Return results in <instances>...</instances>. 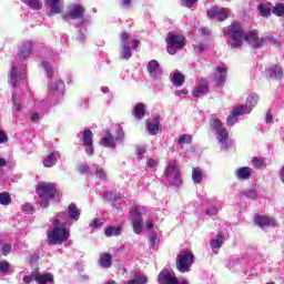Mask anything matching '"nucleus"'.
Wrapping results in <instances>:
<instances>
[{
  "label": "nucleus",
  "instance_id": "nucleus-1",
  "mask_svg": "<svg viewBox=\"0 0 284 284\" xmlns=\"http://www.w3.org/2000/svg\"><path fill=\"white\" fill-rule=\"evenodd\" d=\"M63 21H74L77 28V41L85 43L88 39V26H92V16H85V7L81 3H74L69 7L65 14L62 16Z\"/></svg>",
  "mask_w": 284,
  "mask_h": 284
},
{
  "label": "nucleus",
  "instance_id": "nucleus-2",
  "mask_svg": "<svg viewBox=\"0 0 284 284\" xmlns=\"http://www.w3.org/2000/svg\"><path fill=\"white\" fill-rule=\"evenodd\" d=\"M210 130L212 134H214L220 143L221 150H227L230 148V133H227V129L223 126V123L219 118H212L210 120Z\"/></svg>",
  "mask_w": 284,
  "mask_h": 284
},
{
  "label": "nucleus",
  "instance_id": "nucleus-3",
  "mask_svg": "<svg viewBox=\"0 0 284 284\" xmlns=\"http://www.w3.org/2000/svg\"><path fill=\"white\" fill-rule=\"evenodd\" d=\"M37 194L40 197V207H48L51 201L57 196V184L40 183L37 187Z\"/></svg>",
  "mask_w": 284,
  "mask_h": 284
},
{
  "label": "nucleus",
  "instance_id": "nucleus-4",
  "mask_svg": "<svg viewBox=\"0 0 284 284\" xmlns=\"http://www.w3.org/2000/svg\"><path fill=\"white\" fill-rule=\"evenodd\" d=\"M224 34H227V37H230L231 48H233L234 50L243 45V38L245 31L243 30V26L241 24V22H234L230 24L224 31Z\"/></svg>",
  "mask_w": 284,
  "mask_h": 284
},
{
  "label": "nucleus",
  "instance_id": "nucleus-5",
  "mask_svg": "<svg viewBox=\"0 0 284 284\" xmlns=\"http://www.w3.org/2000/svg\"><path fill=\"white\" fill-rule=\"evenodd\" d=\"M123 139H125V132H123L121 125H118L115 138L110 130H106L105 135L100 140V145H102V148H108L109 150H116V143H123Z\"/></svg>",
  "mask_w": 284,
  "mask_h": 284
},
{
  "label": "nucleus",
  "instance_id": "nucleus-6",
  "mask_svg": "<svg viewBox=\"0 0 284 284\" xmlns=\"http://www.w3.org/2000/svg\"><path fill=\"white\" fill-rule=\"evenodd\" d=\"M120 59L128 61L132 58V50H136V48H139V40H130V36L128 34V32L124 31L120 34Z\"/></svg>",
  "mask_w": 284,
  "mask_h": 284
},
{
  "label": "nucleus",
  "instance_id": "nucleus-7",
  "mask_svg": "<svg viewBox=\"0 0 284 284\" xmlns=\"http://www.w3.org/2000/svg\"><path fill=\"white\" fill-rule=\"evenodd\" d=\"M185 48V36L178 32H169L166 36V52L174 54Z\"/></svg>",
  "mask_w": 284,
  "mask_h": 284
},
{
  "label": "nucleus",
  "instance_id": "nucleus-8",
  "mask_svg": "<svg viewBox=\"0 0 284 284\" xmlns=\"http://www.w3.org/2000/svg\"><path fill=\"white\" fill-rule=\"evenodd\" d=\"M176 270L181 272V274H185L192 270V265H194V253L190 250H182L180 254L176 256Z\"/></svg>",
  "mask_w": 284,
  "mask_h": 284
},
{
  "label": "nucleus",
  "instance_id": "nucleus-9",
  "mask_svg": "<svg viewBox=\"0 0 284 284\" xmlns=\"http://www.w3.org/2000/svg\"><path fill=\"white\" fill-rule=\"evenodd\" d=\"M164 181H168L169 185H173L174 187H179L182 185L183 179L181 178V171L176 165V162H170L165 169V173L163 175Z\"/></svg>",
  "mask_w": 284,
  "mask_h": 284
},
{
  "label": "nucleus",
  "instance_id": "nucleus-10",
  "mask_svg": "<svg viewBox=\"0 0 284 284\" xmlns=\"http://www.w3.org/2000/svg\"><path fill=\"white\" fill-rule=\"evenodd\" d=\"M26 68H28L26 63L12 64L11 71L9 73L10 85L18 88L20 83H26Z\"/></svg>",
  "mask_w": 284,
  "mask_h": 284
},
{
  "label": "nucleus",
  "instance_id": "nucleus-11",
  "mask_svg": "<svg viewBox=\"0 0 284 284\" xmlns=\"http://www.w3.org/2000/svg\"><path fill=\"white\" fill-rule=\"evenodd\" d=\"M69 239L70 231L65 226H59L57 223L53 225V230L48 233V241L51 245H61V243H65Z\"/></svg>",
  "mask_w": 284,
  "mask_h": 284
},
{
  "label": "nucleus",
  "instance_id": "nucleus-12",
  "mask_svg": "<svg viewBox=\"0 0 284 284\" xmlns=\"http://www.w3.org/2000/svg\"><path fill=\"white\" fill-rule=\"evenodd\" d=\"M143 214H145V206L143 205H135L130 210L134 234H141L143 232Z\"/></svg>",
  "mask_w": 284,
  "mask_h": 284
},
{
  "label": "nucleus",
  "instance_id": "nucleus-13",
  "mask_svg": "<svg viewBox=\"0 0 284 284\" xmlns=\"http://www.w3.org/2000/svg\"><path fill=\"white\" fill-rule=\"evenodd\" d=\"M48 88L49 98L53 100V105H57L63 99V94H65V83L61 80H51Z\"/></svg>",
  "mask_w": 284,
  "mask_h": 284
},
{
  "label": "nucleus",
  "instance_id": "nucleus-14",
  "mask_svg": "<svg viewBox=\"0 0 284 284\" xmlns=\"http://www.w3.org/2000/svg\"><path fill=\"white\" fill-rule=\"evenodd\" d=\"M256 263L258 262H256L252 255L233 256L229 261L227 267L231 272H234V270H239V267H247V265H256Z\"/></svg>",
  "mask_w": 284,
  "mask_h": 284
},
{
  "label": "nucleus",
  "instance_id": "nucleus-15",
  "mask_svg": "<svg viewBox=\"0 0 284 284\" xmlns=\"http://www.w3.org/2000/svg\"><path fill=\"white\" fill-rule=\"evenodd\" d=\"M158 283L159 284H190V282H187V280H185V278L179 280L178 277L174 276V274H172L168 271H162L159 274Z\"/></svg>",
  "mask_w": 284,
  "mask_h": 284
},
{
  "label": "nucleus",
  "instance_id": "nucleus-16",
  "mask_svg": "<svg viewBox=\"0 0 284 284\" xmlns=\"http://www.w3.org/2000/svg\"><path fill=\"white\" fill-rule=\"evenodd\" d=\"M209 19H215L216 21H225L230 17V9L221 7H212L206 11Z\"/></svg>",
  "mask_w": 284,
  "mask_h": 284
},
{
  "label": "nucleus",
  "instance_id": "nucleus-17",
  "mask_svg": "<svg viewBox=\"0 0 284 284\" xmlns=\"http://www.w3.org/2000/svg\"><path fill=\"white\" fill-rule=\"evenodd\" d=\"M32 50H34V42L32 40L23 41L18 47V59L20 61H26V59H30Z\"/></svg>",
  "mask_w": 284,
  "mask_h": 284
},
{
  "label": "nucleus",
  "instance_id": "nucleus-18",
  "mask_svg": "<svg viewBox=\"0 0 284 284\" xmlns=\"http://www.w3.org/2000/svg\"><path fill=\"white\" fill-rule=\"evenodd\" d=\"M50 52H51V57L49 58V60L42 61L41 65L44 72H47V77L49 79H52V77H54V64L59 60V53L54 51H50Z\"/></svg>",
  "mask_w": 284,
  "mask_h": 284
},
{
  "label": "nucleus",
  "instance_id": "nucleus-19",
  "mask_svg": "<svg viewBox=\"0 0 284 284\" xmlns=\"http://www.w3.org/2000/svg\"><path fill=\"white\" fill-rule=\"evenodd\" d=\"M146 70L152 81H161V79H163V70L161 69V64H159V61L151 60L148 63Z\"/></svg>",
  "mask_w": 284,
  "mask_h": 284
},
{
  "label": "nucleus",
  "instance_id": "nucleus-20",
  "mask_svg": "<svg viewBox=\"0 0 284 284\" xmlns=\"http://www.w3.org/2000/svg\"><path fill=\"white\" fill-rule=\"evenodd\" d=\"M94 134L92 130L87 129L83 131L82 143L84 145V152L88 156H92L94 154V142L92 141Z\"/></svg>",
  "mask_w": 284,
  "mask_h": 284
},
{
  "label": "nucleus",
  "instance_id": "nucleus-21",
  "mask_svg": "<svg viewBox=\"0 0 284 284\" xmlns=\"http://www.w3.org/2000/svg\"><path fill=\"white\" fill-rule=\"evenodd\" d=\"M227 79V67L219 65L213 75V83H215L219 88L225 85V81Z\"/></svg>",
  "mask_w": 284,
  "mask_h": 284
},
{
  "label": "nucleus",
  "instance_id": "nucleus-22",
  "mask_svg": "<svg viewBox=\"0 0 284 284\" xmlns=\"http://www.w3.org/2000/svg\"><path fill=\"white\" fill-rule=\"evenodd\" d=\"M52 104H54V100L51 98L37 99L34 101V110L41 112V114H45L52 108Z\"/></svg>",
  "mask_w": 284,
  "mask_h": 284
},
{
  "label": "nucleus",
  "instance_id": "nucleus-23",
  "mask_svg": "<svg viewBox=\"0 0 284 284\" xmlns=\"http://www.w3.org/2000/svg\"><path fill=\"white\" fill-rule=\"evenodd\" d=\"M258 99H260L258 94L251 93L246 98V104L237 105V108H242L244 114H250L252 112V110H254V108H256V105L258 104Z\"/></svg>",
  "mask_w": 284,
  "mask_h": 284
},
{
  "label": "nucleus",
  "instance_id": "nucleus-24",
  "mask_svg": "<svg viewBox=\"0 0 284 284\" xmlns=\"http://www.w3.org/2000/svg\"><path fill=\"white\" fill-rule=\"evenodd\" d=\"M254 223L262 230H265V227H274L276 225V221L266 215H255Z\"/></svg>",
  "mask_w": 284,
  "mask_h": 284
},
{
  "label": "nucleus",
  "instance_id": "nucleus-25",
  "mask_svg": "<svg viewBox=\"0 0 284 284\" xmlns=\"http://www.w3.org/2000/svg\"><path fill=\"white\" fill-rule=\"evenodd\" d=\"M243 41L246 43H253V48H263V40H258V32L256 30L248 31L244 33Z\"/></svg>",
  "mask_w": 284,
  "mask_h": 284
},
{
  "label": "nucleus",
  "instance_id": "nucleus-26",
  "mask_svg": "<svg viewBox=\"0 0 284 284\" xmlns=\"http://www.w3.org/2000/svg\"><path fill=\"white\" fill-rule=\"evenodd\" d=\"M202 205L205 203H211V206L205 210L206 216H216L219 214V207H221V202L216 200H209L207 197H202L201 200Z\"/></svg>",
  "mask_w": 284,
  "mask_h": 284
},
{
  "label": "nucleus",
  "instance_id": "nucleus-27",
  "mask_svg": "<svg viewBox=\"0 0 284 284\" xmlns=\"http://www.w3.org/2000/svg\"><path fill=\"white\" fill-rule=\"evenodd\" d=\"M45 3L47 7L50 8L49 17L63 13V4H61V0H47Z\"/></svg>",
  "mask_w": 284,
  "mask_h": 284
},
{
  "label": "nucleus",
  "instance_id": "nucleus-28",
  "mask_svg": "<svg viewBox=\"0 0 284 284\" xmlns=\"http://www.w3.org/2000/svg\"><path fill=\"white\" fill-rule=\"evenodd\" d=\"M225 243V235H223V232H219L214 239L210 241L211 250L214 252V254L219 253V250L223 247V244Z\"/></svg>",
  "mask_w": 284,
  "mask_h": 284
},
{
  "label": "nucleus",
  "instance_id": "nucleus-29",
  "mask_svg": "<svg viewBox=\"0 0 284 284\" xmlns=\"http://www.w3.org/2000/svg\"><path fill=\"white\" fill-rule=\"evenodd\" d=\"M243 114H245L243 112V106H235L232 114H230L226 119L229 128L236 125V123H239V116H243Z\"/></svg>",
  "mask_w": 284,
  "mask_h": 284
},
{
  "label": "nucleus",
  "instance_id": "nucleus-30",
  "mask_svg": "<svg viewBox=\"0 0 284 284\" xmlns=\"http://www.w3.org/2000/svg\"><path fill=\"white\" fill-rule=\"evenodd\" d=\"M59 156H61L59 151H51L42 161L44 168H54L59 161Z\"/></svg>",
  "mask_w": 284,
  "mask_h": 284
},
{
  "label": "nucleus",
  "instance_id": "nucleus-31",
  "mask_svg": "<svg viewBox=\"0 0 284 284\" xmlns=\"http://www.w3.org/2000/svg\"><path fill=\"white\" fill-rule=\"evenodd\" d=\"M12 103H13V116L14 119H20L21 110L23 105L21 104V98L17 94V92H12Z\"/></svg>",
  "mask_w": 284,
  "mask_h": 284
},
{
  "label": "nucleus",
  "instance_id": "nucleus-32",
  "mask_svg": "<svg viewBox=\"0 0 284 284\" xmlns=\"http://www.w3.org/2000/svg\"><path fill=\"white\" fill-rule=\"evenodd\" d=\"M68 223H70V216L68 215V212H59L52 221V225L58 224L59 227H65Z\"/></svg>",
  "mask_w": 284,
  "mask_h": 284
},
{
  "label": "nucleus",
  "instance_id": "nucleus-33",
  "mask_svg": "<svg viewBox=\"0 0 284 284\" xmlns=\"http://www.w3.org/2000/svg\"><path fill=\"white\" fill-rule=\"evenodd\" d=\"M34 281L38 284H54V275L52 273H34Z\"/></svg>",
  "mask_w": 284,
  "mask_h": 284
},
{
  "label": "nucleus",
  "instance_id": "nucleus-34",
  "mask_svg": "<svg viewBox=\"0 0 284 284\" xmlns=\"http://www.w3.org/2000/svg\"><path fill=\"white\" fill-rule=\"evenodd\" d=\"M252 176V169L250 166H242L235 170V178L237 181H247Z\"/></svg>",
  "mask_w": 284,
  "mask_h": 284
},
{
  "label": "nucleus",
  "instance_id": "nucleus-35",
  "mask_svg": "<svg viewBox=\"0 0 284 284\" xmlns=\"http://www.w3.org/2000/svg\"><path fill=\"white\" fill-rule=\"evenodd\" d=\"M99 267L102 270H110L112 267V254L110 253H102L98 261Z\"/></svg>",
  "mask_w": 284,
  "mask_h": 284
},
{
  "label": "nucleus",
  "instance_id": "nucleus-36",
  "mask_svg": "<svg viewBox=\"0 0 284 284\" xmlns=\"http://www.w3.org/2000/svg\"><path fill=\"white\" fill-rule=\"evenodd\" d=\"M267 74L270 79H273V81H281L283 79V68L275 64L267 70Z\"/></svg>",
  "mask_w": 284,
  "mask_h": 284
},
{
  "label": "nucleus",
  "instance_id": "nucleus-37",
  "mask_svg": "<svg viewBox=\"0 0 284 284\" xmlns=\"http://www.w3.org/2000/svg\"><path fill=\"white\" fill-rule=\"evenodd\" d=\"M210 92V85H207V82H202L197 87H195L194 91L192 92L193 97L196 99L201 97H205Z\"/></svg>",
  "mask_w": 284,
  "mask_h": 284
},
{
  "label": "nucleus",
  "instance_id": "nucleus-38",
  "mask_svg": "<svg viewBox=\"0 0 284 284\" xmlns=\"http://www.w3.org/2000/svg\"><path fill=\"white\" fill-rule=\"evenodd\" d=\"M67 214L70 221H79L81 219V211L74 203L69 204Z\"/></svg>",
  "mask_w": 284,
  "mask_h": 284
},
{
  "label": "nucleus",
  "instance_id": "nucleus-39",
  "mask_svg": "<svg viewBox=\"0 0 284 284\" xmlns=\"http://www.w3.org/2000/svg\"><path fill=\"white\" fill-rule=\"evenodd\" d=\"M133 116L138 120L141 121L145 116V104L144 103H136L133 108Z\"/></svg>",
  "mask_w": 284,
  "mask_h": 284
},
{
  "label": "nucleus",
  "instance_id": "nucleus-40",
  "mask_svg": "<svg viewBox=\"0 0 284 284\" xmlns=\"http://www.w3.org/2000/svg\"><path fill=\"white\" fill-rule=\"evenodd\" d=\"M146 130L152 136L159 134V130H161V126L159 125V118H154L152 122H146Z\"/></svg>",
  "mask_w": 284,
  "mask_h": 284
},
{
  "label": "nucleus",
  "instance_id": "nucleus-41",
  "mask_svg": "<svg viewBox=\"0 0 284 284\" xmlns=\"http://www.w3.org/2000/svg\"><path fill=\"white\" fill-rule=\"evenodd\" d=\"M90 173H95L97 179H100V181H105V170L101 168L99 164H92L90 168Z\"/></svg>",
  "mask_w": 284,
  "mask_h": 284
},
{
  "label": "nucleus",
  "instance_id": "nucleus-42",
  "mask_svg": "<svg viewBox=\"0 0 284 284\" xmlns=\"http://www.w3.org/2000/svg\"><path fill=\"white\" fill-rule=\"evenodd\" d=\"M172 83L175 85V88H181V85L185 83V75H183V73H181L179 70H175L173 72Z\"/></svg>",
  "mask_w": 284,
  "mask_h": 284
},
{
  "label": "nucleus",
  "instance_id": "nucleus-43",
  "mask_svg": "<svg viewBox=\"0 0 284 284\" xmlns=\"http://www.w3.org/2000/svg\"><path fill=\"white\" fill-rule=\"evenodd\" d=\"M105 201L113 202V205L116 206V200H121V193H114L112 191H105L103 195Z\"/></svg>",
  "mask_w": 284,
  "mask_h": 284
},
{
  "label": "nucleus",
  "instance_id": "nucleus-44",
  "mask_svg": "<svg viewBox=\"0 0 284 284\" xmlns=\"http://www.w3.org/2000/svg\"><path fill=\"white\" fill-rule=\"evenodd\" d=\"M24 6H28L31 10H41L43 8V4L40 0H21Z\"/></svg>",
  "mask_w": 284,
  "mask_h": 284
},
{
  "label": "nucleus",
  "instance_id": "nucleus-45",
  "mask_svg": "<svg viewBox=\"0 0 284 284\" xmlns=\"http://www.w3.org/2000/svg\"><path fill=\"white\" fill-rule=\"evenodd\" d=\"M192 180L194 183H203V171L201 168H194L192 171Z\"/></svg>",
  "mask_w": 284,
  "mask_h": 284
},
{
  "label": "nucleus",
  "instance_id": "nucleus-46",
  "mask_svg": "<svg viewBox=\"0 0 284 284\" xmlns=\"http://www.w3.org/2000/svg\"><path fill=\"white\" fill-rule=\"evenodd\" d=\"M105 236H121V226H109L104 231Z\"/></svg>",
  "mask_w": 284,
  "mask_h": 284
},
{
  "label": "nucleus",
  "instance_id": "nucleus-47",
  "mask_svg": "<svg viewBox=\"0 0 284 284\" xmlns=\"http://www.w3.org/2000/svg\"><path fill=\"white\" fill-rule=\"evenodd\" d=\"M123 284H148V276L141 275L135 278L126 280Z\"/></svg>",
  "mask_w": 284,
  "mask_h": 284
},
{
  "label": "nucleus",
  "instance_id": "nucleus-48",
  "mask_svg": "<svg viewBox=\"0 0 284 284\" xmlns=\"http://www.w3.org/2000/svg\"><path fill=\"white\" fill-rule=\"evenodd\" d=\"M257 10H258L261 17L267 18L272 14V9L263 2L257 6Z\"/></svg>",
  "mask_w": 284,
  "mask_h": 284
},
{
  "label": "nucleus",
  "instance_id": "nucleus-49",
  "mask_svg": "<svg viewBox=\"0 0 284 284\" xmlns=\"http://www.w3.org/2000/svg\"><path fill=\"white\" fill-rule=\"evenodd\" d=\"M252 165L255 170H263L265 168V159L263 158H253Z\"/></svg>",
  "mask_w": 284,
  "mask_h": 284
},
{
  "label": "nucleus",
  "instance_id": "nucleus-50",
  "mask_svg": "<svg viewBox=\"0 0 284 284\" xmlns=\"http://www.w3.org/2000/svg\"><path fill=\"white\" fill-rule=\"evenodd\" d=\"M10 203H12V197L10 196V193H0V205H10Z\"/></svg>",
  "mask_w": 284,
  "mask_h": 284
},
{
  "label": "nucleus",
  "instance_id": "nucleus-51",
  "mask_svg": "<svg viewBox=\"0 0 284 284\" xmlns=\"http://www.w3.org/2000/svg\"><path fill=\"white\" fill-rule=\"evenodd\" d=\"M158 165H159V159H156V158L148 159V161H146L148 170H150L151 172H154L156 170Z\"/></svg>",
  "mask_w": 284,
  "mask_h": 284
},
{
  "label": "nucleus",
  "instance_id": "nucleus-52",
  "mask_svg": "<svg viewBox=\"0 0 284 284\" xmlns=\"http://www.w3.org/2000/svg\"><path fill=\"white\" fill-rule=\"evenodd\" d=\"M80 110H90V98H82L78 101Z\"/></svg>",
  "mask_w": 284,
  "mask_h": 284
},
{
  "label": "nucleus",
  "instance_id": "nucleus-53",
  "mask_svg": "<svg viewBox=\"0 0 284 284\" xmlns=\"http://www.w3.org/2000/svg\"><path fill=\"white\" fill-rule=\"evenodd\" d=\"M273 14H276V17H284V3H277L272 10Z\"/></svg>",
  "mask_w": 284,
  "mask_h": 284
},
{
  "label": "nucleus",
  "instance_id": "nucleus-54",
  "mask_svg": "<svg viewBox=\"0 0 284 284\" xmlns=\"http://www.w3.org/2000/svg\"><path fill=\"white\" fill-rule=\"evenodd\" d=\"M185 143H192V135L190 134H182L178 139V145H185Z\"/></svg>",
  "mask_w": 284,
  "mask_h": 284
},
{
  "label": "nucleus",
  "instance_id": "nucleus-55",
  "mask_svg": "<svg viewBox=\"0 0 284 284\" xmlns=\"http://www.w3.org/2000/svg\"><path fill=\"white\" fill-rule=\"evenodd\" d=\"M159 239V235H156V233H151L149 236V246L150 250H154V247H156V241Z\"/></svg>",
  "mask_w": 284,
  "mask_h": 284
},
{
  "label": "nucleus",
  "instance_id": "nucleus-56",
  "mask_svg": "<svg viewBox=\"0 0 284 284\" xmlns=\"http://www.w3.org/2000/svg\"><path fill=\"white\" fill-rule=\"evenodd\" d=\"M103 220L95 217L90 224L89 227H91L92 230H99V227H101L103 225Z\"/></svg>",
  "mask_w": 284,
  "mask_h": 284
},
{
  "label": "nucleus",
  "instance_id": "nucleus-57",
  "mask_svg": "<svg viewBox=\"0 0 284 284\" xmlns=\"http://www.w3.org/2000/svg\"><path fill=\"white\" fill-rule=\"evenodd\" d=\"M10 272V263L8 261L0 262V274H8Z\"/></svg>",
  "mask_w": 284,
  "mask_h": 284
},
{
  "label": "nucleus",
  "instance_id": "nucleus-58",
  "mask_svg": "<svg viewBox=\"0 0 284 284\" xmlns=\"http://www.w3.org/2000/svg\"><path fill=\"white\" fill-rule=\"evenodd\" d=\"M10 252H12V244H10V243L2 244V247H1L2 256H8V254H10Z\"/></svg>",
  "mask_w": 284,
  "mask_h": 284
},
{
  "label": "nucleus",
  "instance_id": "nucleus-59",
  "mask_svg": "<svg viewBox=\"0 0 284 284\" xmlns=\"http://www.w3.org/2000/svg\"><path fill=\"white\" fill-rule=\"evenodd\" d=\"M244 195H245L246 199H252V201H254V200L257 199L258 193L256 192V190L251 189V190L246 191V192L244 193Z\"/></svg>",
  "mask_w": 284,
  "mask_h": 284
},
{
  "label": "nucleus",
  "instance_id": "nucleus-60",
  "mask_svg": "<svg viewBox=\"0 0 284 284\" xmlns=\"http://www.w3.org/2000/svg\"><path fill=\"white\" fill-rule=\"evenodd\" d=\"M21 210L22 212H27V214H34V206H32L30 203L22 205Z\"/></svg>",
  "mask_w": 284,
  "mask_h": 284
},
{
  "label": "nucleus",
  "instance_id": "nucleus-61",
  "mask_svg": "<svg viewBox=\"0 0 284 284\" xmlns=\"http://www.w3.org/2000/svg\"><path fill=\"white\" fill-rule=\"evenodd\" d=\"M199 0H182L181 4L184 8H193L195 3H197Z\"/></svg>",
  "mask_w": 284,
  "mask_h": 284
},
{
  "label": "nucleus",
  "instance_id": "nucleus-62",
  "mask_svg": "<svg viewBox=\"0 0 284 284\" xmlns=\"http://www.w3.org/2000/svg\"><path fill=\"white\" fill-rule=\"evenodd\" d=\"M92 168V165H88V164H81L79 166V172L80 174H87V172H90V169Z\"/></svg>",
  "mask_w": 284,
  "mask_h": 284
},
{
  "label": "nucleus",
  "instance_id": "nucleus-63",
  "mask_svg": "<svg viewBox=\"0 0 284 284\" xmlns=\"http://www.w3.org/2000/svg\"><path fill=\"white\" fill-rule=\"evenodd\" d=\"M30 121L32 122V123H39V121H41V114H39V113H31L30 114Z\"/></svg>",
  "mask_w": 284,
  "mask_h": 284
},
{
  "label": "nucleus",
  "instance_id": "nucleus-64",
  "mask_svg": "<svg viewBox=\"0 0 284 284\" xmlns=\"http://www.w3.org/2000/svg\"><path fill=\"white\" fill-rule=\"evenodd\" d=\"M120 6L124 10H128L132 6V0H120Z\"/></svg>",
  "mask_w": 284,
  "mask_h": 284
}]
</instances>
